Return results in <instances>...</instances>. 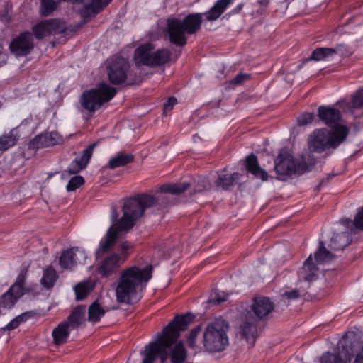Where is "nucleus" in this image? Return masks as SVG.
Listing matches in <instances>:
<instances>
[{
    "label": "nucleus",
    "instance_id": "obj_1",
    "mask_svg": "<svg viewBox=\"0 0 363 363\" xmlns=\"http://www.w3.org/2000/svg\"><path fill=\"white\" fill-rule=\"evenodd\" d=\"M158 199L152 195L142 194L136 198L128 199L123 205V215L117 220L118 214L115 208L112 210V225L108 230L104 238L101 240V247L110 249L116 239L128 232L140 218L145 211L157 204Z\"/></svg>",
    "mask_w": 363,
    "mask_h": 363
},
{
    "label": "nucleus",
    "instance_id": "obj_2",
    "mask_svg": "<svg viewBox=\"0 0 363 363\" xmlns=\"http://www.w3.org/2000/svg\"><path fill=\"white\" fill-rule=\"evenodd\" d=\"M152 270L151 264L133 265L122 269L114 286L116 301L131 304L152 278Z\"/></svg>",
    "mask_w": 363,
    "mask_h": 363
},
{
    "label": "nucleus",
    "instance_id": "obj_3",
    "mask_svg": "<svg viewBox=\"0 0 363 363\" xmlns=\"http://www.w3.org/2000/svg\"><path fill=\"white\" fill-rule=\"evenodd\" d=\"M194 316L187 313L176 316L163 330L162 333L157 335V340L150 342L142 352V363H153L158 358L161 363L167 360V349L180 336L181 332L185 330L194 321Z\"/></svg>",
    "mask_w": 363,
    "mask_h": 363
},
{
    "label": "nucleus",
    "instance_id": "obj_4",
    "mask_svg": "<svg viewBox=\"0 0 363 363\" xmlns=\"http://www.w3.org/2000/svg\"><path fill=\"white\" fill-rule=\"evenodd\" d=\"M274 304L267 297H255L250 306V311L242 316L240 331L247 341L253 344L257 337V323L266 318L274 310Z\"/></svg>",
    "mask_w": 363,
    "mask_h": 363
},
{
    "label": "nucleus",
    "instance_id": "obj_5",
    "mask_svg": "<svg viewBox=\"0 0 363 363\" xmlns=\"http://www.w3.org/2000/svg\"><path fill=\"white\" fill-rule=\"evenodd\" d=\"M203 21L202 13H191L182 21L176 18L167 20V32L170 42L178 46L186 44V34H193L197 32Z\"/></svg>",
    "mask_w": 363,
    "mask_h": 363
},
{
    "label": "nucleus",
    "instance_id": "obj_6",
    "mask_svg": "<svg viewBox=\"0 0 363 363\" xmlns=\"http://www.w3.org/2000/svg\"><path fill=\"white\" fill-rule=\"evenodd\" d=\"M348 134L349 128L346 125H337L331 132L326 129H316L309 137V149L317 152L335 149L345 140Z\"/></svg>",
    "mask_w": 363,
    "mask_h": 363
},
{
    "label": "nucleus",
    "instance_id": "obj_7",
    "mask_svg": "<svg viewBox=\"0 0 363 363\" xmlns=\"http://www.w3.org/2000/svg\"><path fill=\"white\" fill-rule=\"evenodd\" d=\"M228 323L220 319H217L208 324L203 333V350L208 353L220 352L229 344L227 335Z\"/></svg>",
    "mask_w": 363,
    "mask_h": 363
},
{
    "label": "nucleus",
    "instance_id": "obj_8",
    "mask_svg": "<svg viewBox=\"0 0 363 363\" xmlns=\"http://www.w3.org/2000/svg\"><path fill=\"white\" fill-rule=\"evenodd\" d=\"M116 94V89L109 84L101 82L96 88L86 91L81 97L82 106L89 111L99 109L103 104L111 100Z\"/></svg>",
    "mask_w": 363,
    "mask_h": 363
},
{
    "label": "nucleus",
    "instance_id": "obj_9",
    "mask_svg": "<svg viewBox=\"0 0 363 363\" xmlns=\"http://www.w3.org/2000/svg\"><path fill=\"white\" fill-rule=\"evenodd\" d=\"M169 51L167 49L155 50L151 43L141 45L135 50L134 61L136 65L156 67L163 65L169 59Z\"/></svg>",
    "mask_w": 363,
    "mask_h": 363
},
{
    "label": "nucleus",
    "instance_id": "obj_10",
    "mask_svg": "<svg viewBox=\"0 0 363 363\" xmlns=\"http://www.w3.org/2000/svg\"><path fill=\"white\" fill-rule=\"evenodd\" d=\"M27 272V269H22L14 284L10 286L6 292L0 296V314L2 310L11 308L18 300L24 295V284Z\"/></svg>",
    "mask_w": 363,
    "mask_h": 363
},
{
    "label": "nucleus",
    "instance_id": "obj_11",
    "mask_svg": "<svg viewBox=\"0 0 363 363\" xmlns=\"http://www.w3.org/2000/svg\"><path fill=\"white\" fill-rule=\"evenodd\" d=\"M129 69V64L125 59L116 58L113 60L107 71L108 80L113 84L124 83L127 79Z\"/></svg>",
    "mask_w": 363,
    "mask_h": 363
},
{
    "label": "nucleus",
    "instance_id": "obj_12",
    "mask_svg": "<svg viewBox=\"0 0 363 363\" xmlns=\"http://www.w3.org/2000/svg\"><path fill=\"white\" fill-rule=\"evenodd\" d=\"M34 48L33 35L30 32H24L14 38L9 45L11 52L17 57L26 56Z\"/></svg>",
    "mask_w": 363,
    "mask_h": 363
},
{
    "label": "nucleus",
    "instance_id": "obj_13",
    "mask_svg": "<svg viewBox=\"0 0 363 363\" xmlns=\"http://www.w3.org/2000/svg\"><path fill=\"white\" fill-rule=\"evenodd\" d=\"M193 186V194L199 193L207 189L208 185L204 179L199 182H194L184 183H169L162 185L160 188L162 193H169L172 194H180L186 191L190 186Z\"/></svg>",
    "mask_w": 363,
    "mask_h": 363
},
{
    "label": "nucleus",
    "instance_id": "obj_14",
    "mask_svg": "<svg viewBox=\"0 0 363 363\" xmlns=\"http://www.w3.org/2000/svg\"><path fill=\"white\" fill-rule=\"evenodd\" d=\"M64 32V26L57 19H48L37 23L33 28V33L38 39H42L50 35Z\"/></svg>",
    "mask_w": 363,
    "mask_h": 363
},
{
    "label": "nucleus",
    "instance_id": "obj_15",
    "mask_svg": "<svg viewBox=\"0 0 363 363\" xmlns=\"http://www.w3.org/2000/svg\"><path fill=\"white\" fill-rule=\"evenodd\" d=\"M274 169L281 176L291 175L298 172L295 161L288 152L281 150L274 160Z\"/></svg>",
    "mask_w": 363,
    "mask_h": 363
},
{
    "label": "nucleus",
    "instance_id": "obj_16",
    "mask_svg": "<svg viewBox=\"0 0 363 363\" xmlns=\"http://www.w3.org/2000/svg\"><path fill=\"white\" fill-rule=\"evenodd\" d=\"M123 264V258L118 257V253H112L101 261L96 271L101 277H108L116 273Z\"/></svg>",
    "mask_w": 363,
    "mask_h": 363
},
{
    "label": "nucleus",
    "instance_id": "obj_17",
    "mask_svg": "<svg viewBox=\"0 0 363 363\" xmlns=\"http://www.w3.org/2000/svg\"><path fill=\"white\" fill-rule=\"evenodd\" d=\"M62 142L61 135L57 132H48L35 136L30 143V148H42L56 145Z\"/></svg>",
    "mask_w": 363,
    "mask_h": 363
},
{
    "label": "nucleus",
    "instance_id": "obj_18",
    "mask_svg": "<svg viewBox=\"0 0 363 363\" xmlns=\"http://www.w3.org/2000/svg\"><path fill=\"white\" fill-rule=\"evenodd\" d=\"M318 116L320 121L325 123L328 126L334 129L337 125H344L339 123L340 113L339 110L330 106H320L318 108Z\"/></svg>",
    "mask_w": 363,
    "mask_h": 363
},
{
    "label": "nucleus",
    "instance_id": "obj_19",
    "mask_svg": "<svg viewBox=\"0 0 363 363\" xmlns=\"http://www.w3.org/2000/svg\"><path fill=\"white\" fill-rule=\"evenodd\" d=\"M96 143H93L89 145L85 150H83L82 154L79 158H76L69 164L67 168V171L70 174H77L84 168L90 158L92 156V153Z\"/></svg>",
    "mask_w": 363,
    "mask_h": 363
},
{
    "label": "nucleus",
    "instance_id": "obj_20",
    "mask_svg": "<svg viewBox=\"0 0 363 363\" xmlns=\"http://www.w3.org/2000/svg\"><path fill=\"white\" fill-rule=\"evenodd\" d=\"M338 352L337 354H333L329 352H325L321 357L320 363H350L352 354L350 350L345 348L338 345Z\"/></svg>",
    "mask_w": 363,
    "mask_h": 363
},
{
    "label": "nucleus",
    "instance_id": "obj_21",
    "mask_svg": "<svg viewBox=\"0 0 363 363\" xmlns=\"http://www.w3.org/2000/svg\"><path fill=\"white\" fill-rule=\"evenodd\" d=\"M86 313V306L84 305L79 306L73 309L70 315L64 322L67 323L72 330L77 329L87 320Z\"/></svg>",
    "mask_w": 363,
    "mask_h": 363
},
{
    "label": "nucleus",
    "instance_id": "obj_22",
    "mask_svg": "<svg viewBox=\"0 0 363 363\" xmlns=\"http://www.w3.org/2000/svg\"><path fill=\"white\" fill-rule=\"evenodd\" d=\"M171 363H183L187 359L188 352L182 341L173 343L167 349Z\"/></svg>",
    "mask_w": 363,
    "mask_h": 363
},
{
    "label": "nucleus",
    "instance_id": "obj_23",
    "mask_svg": "<svg viewBox=\"0 0 363 363\" xmlns=\"http://www.w3.org/2000/svg\"><path fill=\"white\" fill-rule=\"evenodd\" d=\"M86 311L88 313L87 321L95 324L99 323L106 313L110 311V308L102 306L99 301L96 300L89 306Z\"/></svg>",
    "mask_w": 363,
    "mask_h": 363
},
{
    "label": "nucleus",
    "instance_id": "obj_24",
    "mask_svg": "<svg viewBox=\"0 0 363 363\" xmlns=\"http://www.w3.org/2000/svg\"><path fill=\"white\" fill-rule=\"evenodd\" d=\"M77 252L84 256V252L79 250L77 247L63 251L59 258L60 267L64 269L72 268L79 259L77 257Z\"/></svg>",
    "mask_w": 363,
    "mask_h": 363
},
{
    "label": "nucleus",
    "instance_id": "obj_25",
    "mask_svg": "<svg viewBox=\"0 0 363 363\" xmlns=\"http://www.w3.org/2000/svg\"><path fill=\"white\" fill-rule=\"evenodd\" d=\"M233 0H218L214 5L203 15L208 21H213L217 19L226 11L228 6Z\"/></svg>",
    "mask_w": 363,
    "mask_h": 363
},
{
    "label": "nucleus",
    "instance_id": "obj_26",
    "mask_svg": "<svg viewBox=\"0 0 363 363\" xmlns=\"http://www.w3.org/2000/svg\"><path fill=\"white\" fill-rule=\"evenodd\" d=\"M71 330H72L64 321L59 323L52 332L53 343L57 346L66 343Z\"/></svg>",
    "mask_w": 363,
    "mask_h": 363
},
{
    "label": "nucleus",
    "instance_id": "obj_27",
    "mask_svg": "<svg viewBox=\"0 0 363 363\" xmlns=\"http://www.w3.org/2000/svg\"><path fill=\"white\" fill-rule=\"evenodd\" d=\"M245 162L246 167L249 172L262 181L267 180L268 174L259 166L257 157L255 155L252 154L247 156Z\"/></svg>",
    "mask_w": 363,
    "mask_h": 363
},
{
    "label": "nucleus",
    "instance_id": "obj_28",
    "mask_svg": "<svg viewBox=\"0 0 363 363\" xmlns=\"http://www.w3.org/2000/svg\"><path fill=\"white\" fill-rule=\"evenodd\" d=\"M317 271L318 268L313 263L312 256L310 255L298 272V279L300 281H311L316 279Z\"/></svg>",
    "mask_w": 363,
    "mask_h": 363
},
{
    "label": "nucleus",
    "instance_id": "obj_29",
    "mask_svg": "<svg viewBox=\"0 0 363 363\" xmlns=\"http://www.w3.org/2000/svg\"><path fill=\"white\" fill-rule=\"evenodd\" d=\"M19 137L17 128H13L8 133L0 137V151L4 152L14 146Z\"/></svg>",
    "mask_w": 363,
    "mask_h": 363
},
{
    "label": "nucleus",
    "instance_id": "obj_30",
    "mask_svg": "<svg viewBox=\"0 0 363 363\" xmlns=\"http://www.w3.org/2000/svg\"><path fill=\"white\" fill-rule=\"evenodd\" d=\"M118 238H119V237L118 238ZM116 240H117V238ZM115 244L116 245V249L117 251L116 253H118V257L123 258V263H124L125 262V260L127 259V258L128 257V256L130 255V253L133 250V246L130 242H129L126 240L119 241L118 242H116V240H115V242H113V244L112 247L110 248V250L113 248V247L114 246ZM101 250L105 251L104 250H103L101 247V244H100L99 252ZM108 250H109V249H108ZM106 251H108V250H106Z\"/></svg>",
    "mask_w": 363,
    "mask_h": 363
},
{
    "label": "nucleus",
    "instance_id": "obj_31",
    "mask_svg": "<svg viewBox=\"0 0 363 363\" xmlns=\"http://www.w3.org/2000/svg\"><path fill=\"white\" fill-rule=\"evenodd\" d=\"M134 156L132 154L119 152L109 160L107 167L113 169L119 167L125 166L132 162Z\"/></svg>",
    "mask_w": 363,
    "mask_h": 363
},
{
    "label": "nucleus",
    "instance_id": "obj_32",
    "mask_svg": "<svg viewBox=\"0 0 363 363\" xmlns=\"http://www.w3.org/2000/svg\"><path fill=\"white\" fill-rule=\"evenodd\" d=\"M94 284L91 281H84L77 284L74 286V292L77 300L84 299L94 289Z\"/></svg>",
    "mask_w": 363,
    "mask_h": 363
},
{
    "label": "nucleus",
    "instance_id": "obj_33",
    "mask_svg": "<svg viewBox=\"0 0 363 363\" xmlns=\"http://www.w3.org/2000/svg\"><path fill=\"white\" fill-rule=\"evenodd\" d=\"M333 57V51L331 48H317L311 53L310 57L306 60L321 61L327 60Z\"/></svg>",
    "mask_w": 363,
    "mask_h": 363
},
{
    "label": "nucleus",
    "instance_id": "obj_34",
    "mask_svg": "<svg viewBox=\"0 0 363 363\" xmlns=\"http://www.w3.org/2000/svg\"><path fill=\"white\" fill-rule=\"evenodd\" d=\"M335 257L324 246L323 242H320L319 248L315 253V259L318 264H325Z\"/></svg>",
    "mask_w": 363,
    "mask_h": 363
},
{
    "label": "nucleus",
    "instance_id": "obj_35",
    "mask_svg": "<svg viewBox=\"0 0 363 363\" xmlns=\"http://www.w3.org/2000/svg\"><path fill=\"white\" fill-rule=\"evenodd\" d=\"M238 173H233L230 175H219L216 182V186L219 189L226 190L233 186L234 182L239 178Z\"/></svg>",
    "mask_w": 363,
    "mask_h": 363
},
{
    "label": "nucleus",
    "instance_id": "obj_36",
    "mask_svg": "<svg viewBox=\"0 0 363 363\" xmlns=\"http://www.w3.org/2000/svg\"><path fill=\"white\" fill-rule=\"evenodd\" d=\"M348 235L346 233L334 234L331 238L330 247L334 250L343 249L348 245Z\"/></svg>",
    "mask_w": 363,
    "mask_h": 363
},
{
    "label": "nucleus",
    "instance_id": "obj_37",
    "mask_svg": "<svg viewBox=\"0 0 363 363\" xmlns=\"http://www.w3.org/2000/svg\"><path fill=\"white\" fill-rule=\"evenodd\" d=\"M57 278L56 271L52 267H48L44 271L40 282L43 286L50 289L53 286Z\"/></svg>",
    "mask_w": 363,
    "mask_h": 363
},
{
    "label": "nucleus",
    "instance_id": "obj_38",
    "mask_svg": "<svg viewBox=\"0 0 363 363\" xmlns=\"http://www.w3.org/2000/svg\"><path fill=\"white\" fill-rule=\"evenodd\" d=\"M59 0H41L40 12L43 16H48L55 10Z\"/></svg>",
    "mask_w": 363,
    "mask_h": 363
},
{
    "label": "nucleus",
    "instance_id": "obj_39",
    "mask_svg": "<svg viewBox=\"0 0 363 363\" xmlns=\"http://www.w3.org/2000/svg\"><path fill=\"white\" fill-rule=\"evenodd\" d=\"M201 331V326L197 325L194 328H193L189 337H187V342L188 345L190 348L195 350L197 347L196 345V338L197 335L199 334V333Z\"/></svg>",
    "mask_w": 363,
    "mask_h": 363
},
{
    "label": "nucleus",
    "instance_id": "obj_40",
    "mask_svg": "<svg viewBox=\"0 0 363 363\" xmlns=\"http://www.w3.org/2000/svg\"><path fill=\"white\" fill-rule=\"evenodd\" d=\"M84 182V179L82 176H74L71 178L69 181L66 189L68 191H72L76 190L80 186H82Z\"/></svg>",
    "mask_w": 363,
    "mask_h": 363
},
{
    "label": "nucleus",
    "instance_id": "obj_41",
    "mask_svg": "<svg viewBox=\"0 0 363 363\" xmlns=\"http://www.w3.org/2000/svg\"><path fill=\"white\" fill-rule=\"evenodd\" d=\"M27 317L28 315L26 313H23L16 317L10 323H9L4 329L11 330L16 328L20 325V323L26 320Z\"/></svg>",
    "mask_w": 363,
    "mask_h": 363
},
{
    "label": "nucleus",
    "instance_id": "obj_42",
    "mask_svg": "<svg viewBox=\"0 0 363 363\" xmlns=\"http://www.w3.org/2000/svg\"><path fill=\"white\" fill-rule=\"evenodd\" d=\"M111 0H91L90 3V9L94 13H99L106 5H108Z\"/></svg>",
    "mask_w": 363,
    "mask_h": 363
},
{
    "label": "nucleus",
    "instance_id": "obj_43",
    "mask_svg": "<svg viewBox=\"0 0 363 363\" xmlns=\"http://www.w3.org/2000/svg\"><path fill=\"white\" fill-rule=\"evenodd\" d=\"M333 51V56L339 55L341 57H346L351 55V52L348 50L347 47L343 44L337 45L335 48H331Z\"/></svg>",
    "mask_w": 363,
    "mask_h": 363
},
{
    "label": "nucleus",
    "instance_id": "obj_44",
    "mask_svg": "<svg viewBox=\"0 0 363 363\" xmlns=\"http://www.w3.org/2000/svg\"><path fill=\"white\" fill-rule=\"evenodd\" d=\"M352 104L354 108H361L363 106V88L359 89L354 96Z\"/></svg>",
    "mask_w": 363,
    "mask_h": 363
},
{
    "label": "nucleus",
    "instance_id": "obj_45",
    "mask_svg": "<svg viewBox=\"0 0 363 363\" xmlns=\"http://www.w3.org/2000/svg\"><path fill=\"white\" fill-rule=\"evenodd\" d=\"M314 118V115L311 113H304L298 118V124L301 126L311 123Z\"/></svg>",
    "mask_w": 363,
    "mask_h": 363
},
{
    "label": "nucleus",
    "instance_id": "obj_46",
    "mask_svg": "<svg viewBox=\"0 0 363 363\" xmlns=\"http://www.w3.org/2000/svg\"><path fill=\"white\" fill-rule=\"evenodd\" d=\"M250 79V74L247 73H238L231 81V84L239 85Z\"/></svg>",
    "mask_w": 363,
    "mask_h": 363
},
{
    "label": "nucleus",
    "instance_id": "obj_47",
    "mask_svg": "<svg viewBox=\"0 0 363 363\" xmlns=\"http://www.w3.org/2000/svg\"><path fill=\"white\" fill-rule=\"evenodd\" d=\"M228 296L225 294H215L214 296H211V299L208 301L210 303H213L214 305H218L221 303L227 301Z\"/></svg>",
    "mask_w": 363,
    "mask_h": 363
},
{
    "label": "nucleus",
    "instance_id": "obj_48",
    "mask_svg": "<svg viewBox=\"0 0 363 363\" xmlns=\"http://www.w3.org/2000/svg\"><path fill=\"white\" fill-rule=\"evenodd\" d=\"M354 225L357 228L363 230V207L357 212L354 220Z\"/></svg>",
    "mask_w": 363,
    "mask_h": 363
},
{
    "label": "nucleus",
    "instance_id": "obj_49",
    "mask_svg": "<svg viewBox=\"0 0 363 363\" xmlns=\"http://www.w3.org/2000/svg\"><path fill=\"white\" fill-rule=\"evenodd\" d=\"M300 293L298 290L294 289L290 291H285L282 294V298L286 300H294L299 298Z\"/></svg>",
    "mask_w": 363,
    "mask_h": 363
},
{
    "label": "nucleus",
    "instance_id": "obj_50",
    "mask_svg": "<svg viewBox=\"0 0 363 363\" xmlns=\"http://www.w3.org/2000/svg\"><path fill=\"white\" fill-rule=\"evenodd\" d=\"M177 104L176 98L172 96L169 97L167 102L164 104V112L171 111L173 106Z\"/></svg>",
    "mask_w": 363,
    "mask_h": 363
},
{
    "label": "nucleus",
    "instance_id": "obj_51",
    "mask_svg": "<svg viewBox=\"0 0 363 363\" xmlns=\"http://www.w3.org/2000/svg\"><path fill=\"white\" fill-rule=\"evenodd\" d=\"M354 363H363V347L357 352Z\"/></svg>",
    "mask_w": 363,
    "mask_h": 363
},
{
    "label": "nucleus",
    "instance_id": "obj_52",
    "mask_svg": "<svg viewBox=\"0 0 363 363\" xmlns=\"http://www.w3.org/2000/svg\"><path fill=\"white\" fill-rule=\"evenodd\" d=\"M244 6V4L243 3H241L240 4H238L233 11H232V13L233 14H236V13H240L242 8Z\"/></svg>",
    "mask_w": 363,
    "mask_h": 363
},
{
    "label": "nucleus",
    "instance_id": "obj_53",
    "mask_svg": "<svg viewBox=\"0 0 363 363\" xmlns=\"http://www.w3.org/2000/svg\"><path fill=\"white\" fill-rule=\"evenodd\" d=\"M270 0H258V3L261 6H266L269 3Z\"/></svg>",
    "mask_w": 363,
    "mask_h": 363
},
{
    "label": "nucleus",
    "instance_id": "obj_54",
    "mask_svg": "<svg viewBox=\"0 0 363 363\" xmlns=\"http://www.w3.org/2000/svg\"><path fill=\"white\" fill-rule=\"evenodd\" d=\"M342 223L343 224H345V225H349L350 223H352V220H351L350 219H349V218H347V219L342 220Z\"/></svg>",
    "mask_w": 363,
    "mask_h": 363
}]
</instances>
